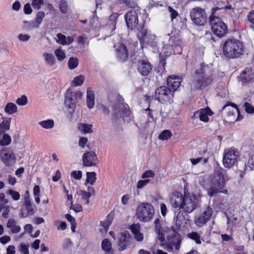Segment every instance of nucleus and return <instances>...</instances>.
<instances>
[{
	"label": "nucleus",
	"mask_w": 254,
	"mask_h": 254,
	"mask_svg": "<svg viewBox=\"0 0 254 254\" xmlns=\"http://www.w3.org/2000/svg\"><path fill=\"white\" fill-rule=\"evenodd\" d=\"M155 227V232L158 235L157 238L160 242L165 241V236L166 231L163 229L161 225V221L159 218H157L154 221Z\"/></svg>",
	"instance_id": "nucleus-22"
},
{
	"label": "nucleus",
	"mask_w": 254,
	"mask_h": 254,
	"mask_svg": "<svg viewBox=\"0 0 254 254\" xmlns=\"http://www.w3.org/2000/svg\"><path fill=\"white\" fill-rule=\"evenodd\" d=\"M243 47L242 43L239 40L234 38L228 39L223 45V54L227 58H237L243 54Z\"/></svg>",
	"instance_id": "nucleus-5"
},
{
	"label": "nucleus",
	"mask_w": 254,
	"mask_h": 254,
	"mask_svg": "<svg viewBox=\"0 0 254 254\" xmlns=\"http://www.w3.org/2000/svg\"><path fill=\"white\" fill-rule=\"evenodd\" d=\"M213 113L208 108L201 109L194 113L192 119H199L201 121L207 122L209 120L208 116L212 115Z\"/></svg>",
	"instance_id": "nucleus-17"
},
{
	"label": "nucleus",
	"mask_w": 254,
	"mask_h": 254,
	"mask_svg": "<svg viewBox=\"0 0 254 254\" xmlns=\"http://www.w3.org/2000/svg\"><path fill=\"white\" fill-rule=\"evenodd\" d=\"M185 213L183 211H180L174 219L175 221L176 226L179 230H184L187 227V220Z\"/></svg>",
	"instance_id": "nucleus-20"
},
{
	"label": "nucleus",
	"mask_w": 254,
	"mask_h": 254,
	"mask_svg": "<svg viewBox=\"0 0 254 254\" xmlns=\"http://www.w3.org/2000/svg\"><path fill=\"white\" fill-rule=\"evenodd\" d=\"M43 57L47 65L52 66L56 64V60L52 54L44 53L43 54Z\"/></svg>",
	"instance_id": "nucleus-27"
},
{
	"label": "nucleus",
	"mask_w": 254,
	"mask_h": 254,
	"mask_svg": "<svg viewBox=\"0 0 254 254\" xmlns=\"http://www.w3.org/2000/svg\"><path fill=\"white\" fill-rule=\"evenodd\" d=\"M82 161L84 166H93L97 164V158L94 152H87L83 155Z\"/></svg>",
	"instance_id": "nucleus-16"
},
{
	"label": "nucleus",
	"mask_w": 254,
	"mask_h": 254,
	"mask_svg": "<svg viewBox=\"0 0 254 254\" xmlns=\"http://www.w3.org/2000/svg\"><path fill=\"white\" fill-rule=\"evenodd\" d=\"M154 214L153 206L148 203H143L139 205L137 208L136 215L141 221L148 222Z\"/></svg>",
	"instance_id": "nucleus-8"
},
{
	"label": "nucleus",
	"mask_w": 254,
	"mask_h": 254,
	"mask_svg": "<svg viewBox=\"0 0 254 254\" xmlns=\"http://www.w3.org/2000/svg\"><path fill=\"white\" fill-rule=\"evenodd\" d=\"M140 225L139 223L133 224L130 226V230L133 234L140 232Z\"/></svg>",
	"instance_id": "nucleus-50"
},
{
	"label": "nucleus",
	"mask_w": 254,
	"mask_h": 254,
	"mask_svg": "<svg viewBox=\"0 0 254 254\" xmlns=\"http://www.w3.org/2000/svg\"><path fill=\"white\" fill-rule=\"evenodd\" d=\"M7 194L10 195L14 200H18L20 199V194L18 192L12 190H8L6 191Z\"/></svg>",
	"instance_id": "nucleus-41"
},
{
	"label": "nucleus",
	"mask_w": 254,
	"mask_h": 254,
	"mask_svg": "<svg viewBox=\"0 0 254 254\" xmlns=\"http://www.w3.org/2000/svg\"><path fill=\"white\" fill-rule=\"evenodd\" d=\"M209 19L212 31L215 35L221 37L227 33V26L220 17L211 15Z\"/></svg>",
	"instance_id": "nucleus-9"
},
{
	"label": "nucleus",
	"mask_w": 254,
	"mask_h": 254,
	"mask_svg": "<svg viewBox=\"0 0 254 254\" xmlns=\"http://www.w3.org/2000/svg\"><path fill=\"white\" fill-rule=\"evenodd\" d=\"M0 156L1 161L6 166L13 165L15 162V155L13 152L8 150H1Z\"/></svg>",
	"instance_id": "nucleus-15"
},
{
	"label": "nucleus",
	"mask_w": 254,
	"mask_h": 254,
	"mask_svg": "<svg viewBox=\"0 0 254 254\" xmlns=\"http://www.w3.org/2000/svg\"><path fill=\"white\" fill-rule=\"evenodd\" d=\"M30 38V36L28 35L20 34L18 35L19 40L22 42L28 41Z\"/></svg>",
	"instance_id": "nucleus-58"
},
{
	"label": "nucleus",
	"mask_w": 254,
	"mask_h": 254,
	"mask_svg": "<svg viewBox=\"0 0 254 254\" xmlns=\"http://www.w3.org/2000/svg\"><path fill=\"white\" fill-rule=\"evenodd\" d=\"M10 240V238L8 236H4L0 238V242L4 245Z\"/></svg>",
	"instance_id": "nucleus-63"
},
{
	"label": "nucleus",
	"mask_w": 254,
	"mask_h": 254,
	"mask_svg": "<svg viewBox=\"0 0 254 254\" xmlns=\"http://www.w3.org/2000/svg\"><path fill=\"white\" fill-rule=\"evenodd\" d=\"M212 214V209L209 206L207 207L201 213L195 217V224L198 227L203 226L209 220Z\"/></svg>",
	"instance_id": "nucleus-14"
},
{
	"label": "nucleus",
	"mask_w": 254,
	"mask_h": 254,
	"mask_svg": "<svg viewBox=\"0 0 254 254\" xmlns=\"http://www.w3.org/2000/svg\"><path fill=\"white\" fill-rule=\"evenodd\" d=\"M4 209L2 212V217L4 218H7L8 217V214L10 212V207L8 205L4 206L3 208Z\"/></svg>",
	"instance_id": "nucleus-56"
},
{
	"label": "nucleus",
	"mask_w": 254,
	"mask_h": 254,
	"mask_svg": "<svg viewBox=\"0 0 254 254\" xmlns=\"http://www.w3.org/2000/svg\"><path fill=\"white\" fill-rule=\"evenodd\" d=\"M168 10L169 12L171 13V20L173 21V19L178 16V13L171 6L168 7Z\"/></svg>",
	"instance_id": "nucleus-53"
},
{
	"label": "nucleus",
	"mask_w": 254,
	"mask_h": 254,
	"mask_svg": "<svg viewBox=\"0 0 254 254\" xmlns=\"http://www.w3.org/2000/svg\"><path fill=\"white\" fill-rule=\"evenodd\" d=\"M161 243V245L164 247L168 252H172L174 247L176 250L180 249L181 240L178 234L173 233V235L167 236V239Z\"/></svg>",
	"instance_id": "nucleus-13"
},
{
	"label": "nucleus",
	"mask_w": 254,
	"mask_h": 254,
	"mask_svg": "<svg viewBox=\"0 0 254 254\" xmlns=\"http://www.w3.org/2000/svg\"><path fill=\"white\" fill-rule=\"evenodd\" d=\"M27 98L25 95H22L16 100V103L20 106H24L27 104Z\"/></svg>",
	"instance_id": "nucleus-48"
},
{
	"label": "nucleus",
	"mask_w": 254,
	"mask_h": 254,
	"mask_svg": "<svg viewBox=\"0 0 254 254\" xmlns=\"http://www.w3.org/2000/svg\"><path fill=\"white\" fill-rule=\"evenodd\" d=\"M190 16L193 23L196 25H204L206 21L207 15L205 10L199 7L191 9Z\"/></svg>",
	"instance_id": "nucleus-11"
},
{
	"label": "nucleus",
	"mask_w": 254,
	"mask_h": 254,
	"mask_svg": "<svg viewBox=\"0 0 254 254\" xmlns=\"http://www.w3.org/2000/svg\"><path fill=\"white\" fill-rule=\"evenodd\" d=\"M240 159L238 150L231 148L224 151L223 163L225 168H230L237 163Z\"/></svg>",
	"instance_id": "nucleus-10"
},
{
	"label": "nucleus",
	"mask_w": 254,
	"mask_h": 254,
	"mask_svg": "<svg viewBox=\"0 0 254 254\" xmlns=\"http://www.w3.org/2000/svg\"><path fill=\"white\" fill-rule=\"evenodd\" d=\"M171 205L174 208L182 209L185 213H190L200 206V200L194 194H183L178 191L172 193L170 196Z\"/></svg>",
	"instance_id": "nucleus-2"
},
{
	"label": "nucleus",
	"mask_w": 254,
	"mask_h": 254,
	"mask_svg": "<svg viewBox=\"0 0 254 254\" xmlns=\"http://www.w3.org/2000/svg\"><path fill=\"white\" fill-rule=\"evenodd\" d=\"M228 108H229V109H228V112H227V116H229V117H230L231 116H233L234 114L235 110L234 109L232 108V110H230V107L229 105H225L222 108V110H224L225 109H227Z\"/></svg>",
	"instance_id": "nucleus-61"
},
{
	"label": "nucleus",
	"mask_w": 254,
	"mask_h": 254,
	"mask_svg": "<svg viewBox=\"0 0 254 254\" xmlns=\"http://www.w3.org/2000/svg\"><path fill=\"white\" fill-rule=\"evenodd\" d=\"M78 64V59L77 58H74L73 57H71L69 60V61L68 63V66L70 69H73L77 66Z\"/></svg>",
	"instance_id": "nucleus-37"
},
{
	"label": "nucleus",
	"mask_w": 254,
	"mask_h": 254,
	"mask_svg": "<svg viewBox=\"0 0 254 254\" xmlns=\"http://www.w3.org/2000/svg\"><path fill=\"white\" fill-rule=\"evenodd\" d=\"M247 18L251 23L250 28L254 31V10L250 11L247 15Z\"/></svg>",
	"instance_id": "nucleus-44"
},
{
	"label": "nucleus",
	"mask_w": 254,
	"mask_h": 254,
	"mask_svg": "<svg viewBox=\"0 0 254 254\" xmlns=\"http://www.w3.org/2000/svg\"><path fill=\"white\" fill-rule=\"evenodd\" d=\"M55 55L57 57V59L60 61H62L65 58V54L61 48L56 50L55 51Z\"/></svg>",
	"instance_id": "nucleus-36"
},
{
	"label": "nucleus",
	"mask_w": 254,
	"mask_h": 254,
	"mask_svg": "<svg viewBox=\"0 0 254 254\" xmlns=\"http://www.w3.org/2000/svg\"><path fill=\"white\" fill-rule=\"evenodd\" d=\"M70 209L73 210L75 212H79L82 211V207L80 204H75L72 205L70 207Z\"/></svg>",
	"instance_id": "nucleus-57"
},
{
	"label": "nucleus",
	"mask_w": 254,
	"mask_h": 254,
	"mask_svg": "<svg viewBox=\"0 0 254 254\" xmlns=\"http://www.w3.org/2000/svg\"><path fill=\"white\" fill-rule=\"evenodd\" d=\"M87 141H88V139L86 137H80L79 139V142H78L79 146L81 148H84L85 146V144L87 143Z\"/></svg>",
	"instance_id": "nucleus-55"
},
{
	"label": "nucleus",
	"mask_w": 254,
	"mask_h": 254,
	"mask_svg": "<svg viewBox=\"0 0 254 254\" xmlns=\"http://www.w3.org/2000/svg\"><path fill=\"white\" fill-rule=\"evenodd\" d=\"M243 84L251 82L254 78V71L251 67H247L240 75Z\"/></svg>",
	"instance_id": "nucleus-19"
},
{
	"label": "nucleus",
	"mask_w": 254,
	"mask_h": 254,
	"mask_svg": "<svg viewBox=\"0 0 254 254\" xmlns=\"http://www.w3.org/2000/svg\"><path fill=\"white\" fill-rule=\"evenodd\" d=\"M92 127V125L86 124H80L78 126L79 130L84 134L91 133L93 131Z\"/></svg>",
	"instance_id": "nucleus-29"
},
{
	"label": "nucleus",
	"mask_w": 254,
	"mask_h": 254,
	"mask_svg": "<svg viewBox=\"0 0 254 254\" xmlns=\"http://www.w3.org/2000/svg\"><path fill=\"white\" fill-rule=\"evenodd\" d=\"M43 3V0H32V5L36 9H39Z\"/></svg>",
	"instance_id": "nucleus-46"
},
{
	"label": "nucleus",
	"mask_w": 254,
	"mask_h": 254,
	"mask_svg": "<svg viewBox=\"0 0 254 254\" xmlns=\"http://www.w3.org/2000/svg\"><path fill=\"white\" fill-rule=\"evenodd\" d=\"M224 175L220 170L214 172L213 177L210 181V187L207 189V195L211 197L218 193L225 194L228 193V190L223 189L225 186Z\"/></svg>",
	"instance_id": "nucleus-6"
},
{
	"label": "nucleus",
	"mask_w": 254,
	"mask_h": 254,
	"mask_svg": "<svg viewBox=\"0 0 254 254\" xmlns=\"http://www.w3.org/2000/svg\"><path fill=\"white\" fill-rule=\"evenodd\" d=\"M57 39H56V42L61 45H66V37L65 35L61 34V33H58L57 34Z\"/></svg>",
	"instance_id": "nucleus-38"
},
{
	"label": "nucleus",
	"mask_w": 254,
	"mask_h": 254,
	"mask_svg": "<svg viewBox=\"0 0 254 254\" xmlns=\"http://www.w3.org/2000/svg\"><path fill=\"white\" fill-rule=\"evenodd\" d=\"M152 69V66L148 62L142 61L138 65V70L143 76L147 75Z\"/></svg>",
	"instance_id": "nucleus-24"
},
{
	"label": "nucleus",
	"mask_w": 254,
	"mask_h": 254,
	"mask_svg": "<svg viewBox=\"0 0 254 254\" xmlns=\"http://www.w3.org/2000/svg\"><path fill=\"white\" fill-rule=\"evenodd\" d=\"M39 125H40L43 128L50 129L52 128L54 126V122L53 120H47L41 121L39 123Z\"/></svg>",
	"instance_id": "nucleus-31"
},
{
	"label": "nucleus",
	"mask_w": 254,
	"mask_h": 254,
	"mask_svg": "<svg viewBox=\"0 0 254 254\" xmlns=\"http://www.w3.org/2000/svg\"><path fill=\"white\" fill-rule=\"evenodd\" d=\"M15 247L13 246H9L6 250V254H15Z\"/></svg>",
	"instance_id": "nucleus-64"
},
{
	"label": "nucleus",
	"mask_w": 254,
	"mask_h": 254,
	"mask_svg": "<svg viewBox=\"0 0 254 254\" xmlns=\"http://www.w3.org/2000/svg\"><path fill=\"white\" fill-rule=\"evenodd\" d=\"M11 118H5L1 124H0V131L5 132L8 130L10 127Z\"/></svg>",
	"instance_id": "nucleus-28"
},
{
	"label": "nucleus",
	"mask_w": 254,
	"mask_h": 254,
	"mask_svg": "<svg viewBox=\"0 0 254 254\" xmlns=\"http://www.w3.org/2000/svg\"><path fill=\"white\" fill-rule=\"evenodd\" d=\"M212 66L201 64L195 71L191 84V89L197 90L209 85L212 81Z\"/></svg>",
	"instance_id": "nucleus-3"
},
{
	"label": "nucleus",
	"mask_w": 254,
	"mask_h": 254,
	"mask_svg": "<svg viewBox=\"0 0 254 254\" xmlns=\"http://www.w3.org/2000/svg\"><path fill=\"white\" fill-rule=\"evenodd\" d=\"M168 88L173 93L177 90L180 86L181 80L175 75L170 76L167 80Z\"/></svg>",
	"instance_id": "nucleus-21"
},
{
	"label": "nucleus",
	"mask_w": 254,
	"mask_h": 254,
	"mask_svg": "<svg viewBox=\"0 0 254 254\" xmlns=\"http://www.w3.org/2000/svg\"><path fill=\"white\" fill-rule=\"evenodd\" d=\"M59 8L62 13L64 14L66 13L68 10L67 3L64 0L61 1L59 4Z\"/></svg>",
	"instance_id": "nucleus-45"
},
{
	"label": "nucleus",
	"mask_w": 254,
	"mask_h": 254,
	"mask_svg": "<svg viewBox=\"0 0 254 254\" xmlns=\"http://www.w3.org/2000/svg\"><path fill=\"white\" fill-rule=\"evenodd\" d=\"M124 2L128 8H131L133 9L139 8L136 0H124Z\"/></svg>",
	"instance_id": "nucleus-34"
},
{
	"label": "nucleus",
	"mask_w": 254,
	"mask_h": 254,
	"mask_svg": "<svg viewBox=\"0 0 254 254\" xmlns=\"http://www.w3.org/2000/svg\"><path fill=\"white\" fill-rule=\"evenodd\" d=\"M135 239L138 242H142L144 237L142 233L140 232L133 234Z\"/></svg>",
	"instance_id": "nucleus-60"
},
{
	"label": "nucleus",
	"mask_w": 254,
	"mask_h": 254,
	"mask_svg": "<svg viewBox=\"0 0 254 254\" xmlns=\"http://www.w3.org/2000/svg\"><path fill=\"white\" fill-rule=\"evenodd\" d=\"M244 106L245 107L246 111L249 113V114H252L254 113V107L251 106L250 103L248 102H246L244 104Z\"/></svg>",
	"instance_id": "nucleus-54"
},
{
	"label": "nucleus",
	"mask_w": 254,
	"mask_h": 254,
	"mask_svg": "<svg viewBox=\"0 0 254 254\" xmlns=\"http://www.w3.org/2000/svg\"><path fill=\"white\" fill-rule=\"evenodd\" d=\"M171 135L172 133L169 130H165L159 134V138L161 140H166L170 138Z\"/></svg>",
	"instance_id": "nucleus-42"
},
{
	"label": "nucleus",
	"mask_w": 254,
	"mask_h": 254,
	"mask_svg": "<svg viewBox=\"0 0 254 254\" xmlns=\"http://www.w3.org/2000/svg\"><path fill=\"white\" fill-rule=\"evenodd\" d=\"M248 165L251 170H254V154L249 159Z\"/></svg>",
	"instance_id": "nucleus-62"
},
{
	"label": "nucleus",
	"mask_w": 254,
	"mask_h": 254,
	"mask_svg": "<svg viewBox=\"0 0 254 254\" xmlns=\"http://www.w3.org/2000/svg\"><path fill=\"white\" fill-rule=\"evenodd\" d=\"M110 106L113 108L112 119L117 121L122 117H128L130 111L128 105L124 102V99L119 95L114 94L108 97Z\"/></svg>",
	"instance_id": "nucleus-4"
},
{
	"label": "nucleus",
	"mask_w": 254,
	"mask_h": 254,
	"mask_svg": "<svg viewBox=\"0 0 254 254\" xmlns=\"http://www.w3.org/2000/svg\"><path fill=\"white\" fill-rule=\"evenodd\" d=\"M129 237L130 235L127 231L121 233L118 243L121 251L125 250L127 248Z\"/></svg>",
	"instance_id": "nucleus-23"
},
{
	"label": "nucleus",
	"mask_w": 254,
	"mask_h": 254,
	"mask_svg": "<svg viewBox=\"0 0 254 254\" xmlns=\"http://www.w3.org/2000/svg\"><path fill=\"white\" fill-rule=\"evenodd\" d=\"M17 107L16 105L13 103H7L4 108L6 113L9 114H12L17 112Z\"/></svg>",
	"instance_id": "nucleus-32"
},
{
	"label": "nucleus",
	"mask_w": 254,
	"mask_h": 254,
	"mask_svg": "<svg viewBox=\"0 0 254 254\" xmlns=\"http://www.w3.org/2000/svg\"><path fill=\"white\" fill-rule=\"evenodd\" d=\"M174 96V93L165 86L157 88L155 92L154 97L160 103L170 102Z\"/></svg>",
	"instance_id": "nucleus-12"
},
{
	"label": "nucleus",
	"mask_w": 254,
	"mask_h": 254,
	"mask_svg": "<svg viewBox=\"0 0 254 254\" xmlns=\"http://www.w3.org/2000/svg\"><path fill=\"white\" fill-rule=\"evenodd\" d=\"M84 80V77L83 75H80L75 77L72 81V84L74 86H80L83 84Z\"/></svg>",
	"instance_id": "nucleus-39"
},
{
	"label": "nucleus",
	"mask_w": 254,
	"mask_h": 254,
	"mask_svg": "<svg viewBox=\"0 0 254 254\" xmlns=\"http://www.w3.org/2000/svg\"><path fill=\"white\" fill-rule=\"evenodd\" d=\"M96 173L94 172H87V178L85 185L86 186L88 183L92 185L96 180Z\"/></svg>",
	"instance_id": "nucleus-33"
},
{
	"label": "nucleus",
	"mask_w": 254,
	"mask_h": 254,
	"mask_svg": "<svg viewBox=\"0 0 254 254\" xmlns=\"http://www.w3.org/2000/svg\"><path fill=\"white\" fill-rule=\"evenodd\" d=\"M86 103L88 108L92 109L95 104V97L94 92L88 88L87 91Z\"/></svg>",
	"instance_id": "nucleus-26"
},
{
	"label": "nucleus",
	"mask_w": 254,
	"mask_h": 254,
	"mask_svg": "<svg viewBox=\"0 0 254 254\" xmlns=\"http://www.w3.org/2000/svg\"><path fill=\"white\" fill-rule=\"evenodd\" d=\"M6 227L10 230V232L12 234H17L21 230L20 226L17 225V221L13 218L8 219Z\"/></svg>",
	"instance_id": "nucleus-25"
},
{
	"label": "nucleus",
	"mask_w": 254,
	"mask_h": 254,
	"mask_svg": "<svg viewBox=\"0 0 254 254\" xmlns=\"http://www.w3.org/2000/svg\"><path fill=\"white\" fill-rule=\"evenodd\" d=\"M188 237L192 240L195 241V243L197 244H201L200 240V236L197 232H192L188 234Z\"/></svg>",
	"instance_id": "nucleus-40"
},
{
	"label": "nucleus",
	"mask_w": 254,
	"mask_h": 254,
	"mask_svg": "<svg viewBox=\"0 0 254 254\" xmlns=\"http://www.w3.org/2000/svg\"><path fill=\"white\" fill-rule=\"evenodd\" d=\"M141 9L137 8L128 11L124 16L127 28L133 30L136 29V35L141 44H147L152 46L155 45V36L145 28L143 25L138 24V15Z\"/></svg>",
	"instance_id": "nucleus-1"
},
{
	"label": "nucleus",
	"mask_w": 254,
	"mask_h": 254,
	"mask_svg": "<svg viewBox=\"0 0 254 254\" xmlns=\"http://www.w3.org/2000/svg\"><path fill=\"white\" fill-rule=\"evenodd\" d=\"M115 48L117 58L122 61H126L128 57V51L126 46L122 43H119L115 46Z\"/></svg>",
	"instance_id": "nucleus-18"
},
{
	"label": "nucleus",
	"mask_w": 254,
	"mask_h": 254,
	"mask_svg": "<svg viewBox=\"0 0 254 254\" xmlns=\"http://www.w3.org/2000/svg\"><path fill=\"white\" fill-rule=\"evenodd\" d=\"M155 176V173L151 170H147L142 175V178L143 179L147 178H153Z\"/></svg>",
	"instance_id": "nucleus-52"
},
{
	"label": "nucleus",
	"mask_w": 254,
	"mask_h": 254,
	"mask_svg": "<svg viewBox=\"0 0 254 254\" xmlns=\"http://www.w3.org/2000/svg\"><path fill=\"white\" fill-rule=\"evenodd\" d=\"M71 176L75 179L80 180L82 177V172L81 171H74L71 173Z\"/></svg>",
	"instance_id": "nucleus-51"
},
{
	"label": "nucleus",
	"mask_w": 254,
	"mask_h": 254,
	"mask_svg": "<svg viewBox=\"0 0 254 254\" xmlns=\"http://www.w3.org/2000/svg\"><path fill=\"white\" fill-rule=\"evenodd\" d=\"M111 243L108 239H104L101 244L102 249L106 252H109L111 249Z\"/></svg>",
	"instance_id": "nucleus-35"
},
{
	"label": "nucleus",
	"mask_w": 254,
	"mask_h": 254,
	"mask_svg": "<svg viewBox=\"0 0 254 254\" xmlns=\"http://www.w3.org/2000/svg\"><path fill=\"white\" fill-rule=\"evenodd\" d=\"M45 13L43 11H40L37 12L35 22H33V27H38L42 23V21L45 17Z\"/></svg>",
	"instance_id": "nucleus-30"
},
{
	"label": "nucleus",
	"mask_w": 254,
	"mask_h": 254,
	"mask_svg": "<svg viewBox=\"0 0 254 254\" xmlns=\"http://www.w3.org/2000/svg\"><path fill=\"white\" fill-rule=\"evenodd\" d=\"M79 192L82 199L86 200V203L88 204L89 203V198L90 197L91 195L86 191L80 190Z\"/></svg>",
	"instance_id": "nucleus-49"
},
{
	"label": "nucleus",
	"mask_w": 254,
	"mask_h": 254,
	"mask_svg": "<svg viewBox=\"0 0 254 254\" xmlns=\"http://www.w3.org/2000/svg\"><path fill=\"white\" fill-rule=\"evenodd\" d=\"M83 94L79 91H75L72 88H68L64 96V104L69 113L72 114L75 111L76 105L81 99Z\"/></svg>",
	"instance_id": "nucleus-7"
},
{
	"label": "nucleus",
	"mask_w": 254,
	"mask_h": 254,
	"mask_svg": "<svg viewBox=\"0 0 254 254\" xmlns=\"http://www.w3.org/2000/svg\"><path fill=\"white\" fill-rule=\"evenodd\" d=\"M20 250L22 253L23 254H29V244H25L24 243H21L20 244Z\"/></svg>",
	"instance_id": "nucleus-47"
},
{
	"label": "nucleus",
	"mask_w": 254,
	"mask_h": 254,
	"mask_svg": "<svg viewBox=\"0 0 254 254\" xmlns=\"http://www.w3.org/2000/svg\"><path fill=\"white\" fill-rule=\"evenodd\" d=\"M24 12L26 14H29L32 13V10L29 3H26L24 6Z\"/></svg>",
	"instance_id": "nucleus-59"
},
{
	"label": "nucleus",
	"mask_w": 254,
	"mask_h": 254,
	"mask_svg": "<svg viewBox=\"0 0 254 254\" xmlns=\"http://www.w3.org/2000/svg\"><path fill=\"white\" fill-rule=\"evenodd\" d=\"M10 136L7 134H4L3 135L2 140L0 141V144L3 146L7 145L10 144Z\"/></svg>",
	"instance_id": "nucleus-43"
}]
</instances>
